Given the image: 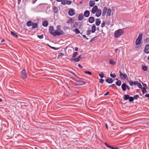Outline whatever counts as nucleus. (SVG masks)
<instances>
[{
	"label": "nucleus",
	"instance_id": "obj_24",
	"mask_svg": "<svg viewBox=\"0 0 149 149\" xmlns=\"http://www.w3.org/2000/svg\"><path fill=\"white\" fill-rule=\"evenodd\" d=\"M74 20L72 18H70L67 21V23L68 24L70 23H72L74 22Z\"/></svg>",
	"mask_w": 149,
	"mask_h": 149
},
{
	"label": "nucleus",
	"instance_id": "obj_52",
	"mask_svg": "<svg viewBox=\"0 0 149 149\" xmlns=\"http://www.w3.org/2000/svg\"><path fill=\"white\" fill-rule=\"evenodd\" d=\"M78 66L81 68H83V67L80 64H79Z\"/></svg>",
	"mask_w": 149,
	"mask_h": 149
},
{
	"label": "nucleus",
	"instance_id": "obj_55",
	"mask_svg": "<svg viewBox=\"0 0 149 149\" xmlns=\"http://www.w3.org/2000/svg\"><path fill=\"white\" fill-rule=\"evenodd\" d=\"M109 92H107V93L104 94V95H106L109 94Z\"/></svg>",
	"mask_w": 149,
	"mask_h": 149
},
{
	"label": "nucleus",
	"instance_id": "obj_33",
	"mask_svg": "<svg viewBox=\"0 0 149 149\" xmlns=\"http://www.w3.org/2000/svg\"><path fill=\"white\" fill-rule=\"evenodd\" d=\"M11 34L13 36H15L16 38L18 37L17 35L13 32L11 31L10 32Z\"/></svg>",
	"mask_w": 149,
	"mask_h": 149
},
{
	"label": "nucleus",
	"instance_id": "obj_20",
	"mask_svg": "<svg viewBox=\"0 0 149 149\" xmlns=\"http://www.w3.org/2000/svg\"><path fill=\"white\" fill-rule=\"evenodd\" d=\"M111 14V10L110 8L108 9L107 12V16H110Z\"/></svg>",
	"mask_w": 149,
	"mask_h": 149
},
{
	"label": "nucleus",
	"instance_id": "obj_43",
	"mask_svg": "<svg viewBox=\"0 0 149 149\" xmlns=\"http://www.w3.org/2000/svg\"><path fill=\"white\" fill-rule=\"evenodd\" d=\"M139 97V95H136L134 96L133 98H134V99H136Z\"/></svg>",
	"mask_w": 149,
	"mask_h": 149
},
{
	"label": "nucleus",
	"instance_id": "obj_36",
	"mask_svg": "<svg viewBox=\"0 0 149 149\" xmlns=\"http://www.w3.org/2000/svg\"><path fill=\"white\" fill-rule=\"evenodd\" d=\"M142 91L143 94H144L146 92V90L145 88L144 87H143L141 89Z\"/></svg>",
	"mask_w": 149,
	"mask_h": 149
},
{
	"label": "nucleus",
	"instance_id": "obj_19",
	"mask_svg": "<svg viewBox=\"0 0 149 149\" xmlns=\"http://www.w3.org/2000/svg\"><path fill=\"white\" fill-rule=\"evenodd\" d=\"M32 29H35L37 27L38 25L36 23H33V22L32 24Z\"/></svg>",
	"mask_w": 149,
	"mask_h": 149
},
{
	"label": "nucleus",
	"instance_id": "obj_25",
	"mask_svg": "<svg viewBox=\"0 0 149 149\" xmlns=\"http://www.w3.org/2000/svg\"><path fill=\"white\" fill-rule=\"evenodd\" d=\"M130 96L128 94L125 95L123 99L125 100H127L129 99Z\"/></svg>",
	"mask_w": 149,
	"mask_h": 149
},
{
	"label": "nucleus",
	"instance_id": "obj_64",
	"mask_svg": "<svg viewBox=\"0 0 149 149\" xmlns=\"http://www.w3.org/2000/svg\"><path fill=\"white\" fill-rule=\"evenodd\" d=\"M146 40H148L149 41V38H146Z\"/></svg>",
	"mask_w": 149,
	"mask_h": 149
},
{
	"label": "nucleus",
	"instance_id": "obj_45",
	"mask_svg": "<svg viewBox=\"0 0 149 149\" xmlns=\"http://www.w3.org/2000/svg\"><path fill=\"white\" fill-rule=\"evenodd\" d=\"M129 83L130 84V85H131V86H133L134 85L133 84H134V82H133L132 80H130L129 82Z\"/></svg>",
	"mask_w": 149,
	"mask_h": 149
},
{
	"label": "nucleus",
	"instance_id": "obj_4",
	"mask_svg": "<svg viewBox=\"0 0 149 149\" xmlns=\"http://www.w3.org/2000/svg\"><path fill=\"white\" fill-rule=\"evenodd\" d=\"M52 33V35L53 36H59L61 35H64L65 34V33L63 30H61L59 31L57 30L55 31Z\"/></svg>",
	"mask_w": 149,
	"mask_h": 149
},
{
	"label": "nucleus",
	"instance_id": "obj_8",
	"mask_svg": "<svg viewBox=\"0 0 149 149\" xmlns=\"http://www.w3.org/2000/svg\"><path fill=\"white\" fill-rule=\"evenodd\" d=\"M144 52L146 54L149 53V44H147L146 46Z\"/></svg>",
	"mask_w": 149,
	"mask_h": 149
},
{
	"label": "nucleus",
	"instance_id": "obj_7",
	"mask_svg": "<svg viewBox=\"0 0 149 149\" xmlns=\"http://www.w3.org/2000/svg\"><path fill=\"white\" fill-rule=\"evenodd\" d=\"M75 14V10L74 9H70L68 11V14L70 16H72Z\"/></svg>",
	"mask_w": 149,
	"mask_h": 149
},
{
	"label": "nucleus",
	"instance_id": "obj_51",
	"mask_svg": "<svg viewBox=\"0 0 149 149\" xmlns=\"http://www.w3.org/2000/svg\"><path fill=\"white\" fill-rule=\"evenodd\" d=\"M104 81V80L103 79H101L100 80V83H101V84Z\"/></svg>",
	"mask_w": 149,
	"mask_h": 149
},
{
	"label": "nucleus",
	"instance_id": "obj_53",
	"mask_svg": "<svg viewBox=\"0 0 149 149\" xmlns=\"http://www.w3.org/2000/svg\"><path fill=\"white\" fill-rule=\"evenodd\" d=\"M126 88H127V89L128 90L130 89V87H129V86H128L127 85V86H126Z\"/></svg>",
	"mask_w": 149,
	"mask_h": 149
},
{
	"label": "nucleus",
	"instance_id": "obj_10",
	"mask_svg": "<svg viewBox=\"0 0 149 149\" xmlns=\"http://www.w3.org/2000/svg\"><path fill=\"white\" fill-rule=\"evenodd\" d=\"M90 13V12L88 10H86L84 13V15L85 17H87L89 16Z\"/></svg>",
	"mask_w": 149,
	"mask_h": 149
},
{
	"label": "nucleus",
	"instance_id": "obj_54",
	"mask_svg": "<svg viewBox=\"0 0 149 149\" xmlns=\"http://www.w3.org/2000/svg\"><path fill=\"white\" fill-rule=\"evenodd\" d=\"M145 96L146 97H149V94H146L145 95Z\"/></svg>",
	"mask_w": 149,
	"mask_h": 149
},
{
	"label": "nucleus",
	"instance_id": "obj_31",
	"mask_svg": "<svg viewBox=\"0 0 149 149\" xmlns=\"http://www.w3.org/2000/svg\"><path fill=\"white\" fill-rule=\"evenodd\" d=\"M109 63L111 65H114L116 63V62L114 61L113 60H110Z\"/></svg>",
	"mask_w": 149,
	"mask_h": 149
},
{
	"label": "nucleus",
	"instance_id": "obj_61",
	"mask_svg": "<svg viewBox=\"0 0 149 149\" xmlns=\"http://www.w3.org/2000/svg\"><path fill=\"white\" fill-rule=\"evenodd\" d=\"M18 1V4H19L21 2V0H17Z\"/></svg>",
	"mask_w": 149,
	"mask_h": 149
},
{
	"label": "nucleus",
	"instance_id": "obj_42",
	"mask_svg": "<svg viewBox=\"0 0 149 149\" xmlns=\"http://www.w3.org/2000/svg\"><path fill=\"white\" fill-rule=\"evenodd\" d=\"M110 76L112 78H115L116 77V75L114 74H110Z\"/></svg>",
	"mask_w": 149,
	"mask_h": 149
},
{
	"label": "nucleus",
	"instance_id": "obj_46",
	"mask_svg": "<svg viewBox=\"0 0 149 149\" xmlns=\"http://www.w3.org/2000/svg\"><path fill=\"white\" fill-rule=\"evenodd\" d=\"M38 37L39 38L42 39L43 37V35H38Z\"/></svg>",
	"mask_w": 149,
	"mask_h": 149
},
{
	"label": "nucleus",
	"instance_id": "obj_13",
	"mask_svg": "<svg viewBox=\"0 0 149 149\" xmlns=\"http://www.w3.org/2000/svg\"><path fill=\"white\" fill-rule=\"evenodd\" d=\"M126 86L127 84L125 83H124L122 84V85L121 87L123 91H125L126 90Z\"/></svg>",
	"mask_w": 149,
	"mask_h": 149
},
{
	"label": "nucleus",
	"instance_id": "obj_12",
	"mask_svg": "<svg viewBox=\"0 0 149 149\" xmlns=\"http://www.w3.org/2000/svg\"><path fill=\"white\" fill-rule=\"evenodd\" d=\"M95 20L94 17H90L88 19V21L90 23H92L94 22Z\"/></svg>",
	"mask_w": 149,
	"mask_h": 149
},
{
	"label": "nucleus",
	"instance_id": "obj_22",
	"mask_svg": "<svg viewBox=\"0 0 149 149\" xmlns=\"http://www.w3.org/2000/svg\"><path fill=\"white\" fill-rule=\"evenodd\" d=\"M100 22L101 21L99 19H97L96 20L95 24L97 26H98L100 24Z\"/></svg>",
	"mask_w": 149,
	"mask_h": 149
},
{
	"label": "nucleus",
	"instance_id": "obj_3",
	"mask_svg": "<svg viewBox=\"0 0 149 149\" xmlns=\"http://www.w3.org/2000/svg\"><path fill=\"white\" fill-rule=\"evenodd\" d=\"M124 33V31L122 29H118L115 31L114 35L115 38H118L123 34Z\"/></svg>",
	"mask_w": 149,
	"mask_h": 149
},
{
	"label": "nucleus",
	"instance_id": "obj_50",
	"mask_svg": "<svg viewBox=\"0 0 149 149\" xmlns=\"http://www.w3.org/2000/svg\"><path fill=\"white\" fill-rule=\"evenodd\" d=\"M138 83V81H136L134 82L133 84L134 85H137Z\"/></svg>",
	"mask_w": 149,
	"mask_h": 149
},
{
	"label": "nucleus",
	"instance_id": "obj_56",
	"mask_svg": "<svg viewBox=\"0 0 149 149\" xmlns=\"http://www.w3.org/2000/svg\"><path fill=\"white\" fill-rule=\"evenodd\" d=\"M105 126H106V128L107 129H108V126L107 125V124L106 123L105 124Z\"/></svg>",
	"mask_w": 149,
	"mask_h": 149
},
{
	"label": "nucleus",
	"instance_id": "obj_14",
	"mask_svg": "<svg viewBox=\"0 0 149 149\" xmlns=\"http://www.w3.org/2000/svg\"><path fill=\"white\" fill-rule=\"evenodd\" d=\"M54 30V27L53 26H51L49 27V32L51 34H52V33H53V31Z\"/></svg>",
	"mask_w": 149,
	"mask_h": 149
},
{
	"label": "nucleus",
	"instance_id": "obj_63",
	"mask_svg": "<svg viewBox=\"0 0 149 149\" xmlns=\"http://www.w3.org/2000/svg\"><path fill=\"white\" fill-rule=\"evenodd\" d=\"M4 40H4V39L2 40L1 41V42H4Z\"/></svg>",
	"mask_w": 149,
	"mask_h": 149
},
{
	"label": "nucleus",
	"instance_id": "obj_23",
	"mask_svg": "<svg viewBox=\"0 0 149 149\" xmlns=\"http://www.w3.org/2000/svg\"><path fill=\"white\" fill-rule=\"evenodd\" d=\"M53 10L54 12V13H56L57 12L58 9L57 7L56 6H54L53 8Z\"/></svg>",
	"mask_w": 149,
	"mask_h": 149
},
{
	"label": "nucleus",
	"instance_id": "obj_57",
	"mask_svg": "<svg viewBox=\"0 0 149 149\" xmlns=\"http://www.w3.org/2000/svg\"><path fill=\"white\" fill-rule=\"evenodd\" d=\"M83 37L84 38H86V39H88V38H86V36L85 35H83Z\"/></svg>",
	"mask_w": 149,
	"mask_h": 149
},
{
	"label": "nucleus",
	"instance_id": "obj_60",
	"mask_svg": "<svg viewBox=\"0 0 149 149\" xmlns=\"http://www.w3.org/2000/svg\"><path fill=\"white\" fill-rule=\"evenodd\" d=\"M60 55L61 56H63L64 54H63L61 53L60 54Z\"/></svg>",
	"mask_w": 149,
	"mask_h": 149
},
{
	"label": "nucleus",
	"instance_id": "obj_29",
	"mask_svg": "<svg viewBox=\"0 0 149 149\" xmlns=\"http://www.w3.org/2000/svg\"><path fill=\"white\" fill-rule=\"evenodd\" d=\"M116 84L117 86H120L121 85V82L120 81L118 80L116 82Z\"/></svg>",
	"mask_w": 149,
	"mask_h": 149
},
{
	"label": "nucleus",
	"instance_id": "obj_5",
	"mask_svg": "<svg viewBox=\"0 0 149 149\" xmlns=\"http://www.w3.org/2000/svg\"><path fill=\"white\" fill-rule=\"evenodd\" d=\"M119 73L121 79L124 80L128 79V77L126 74H123L120 71H119Z\"/></svg>",
	"mask_w": 149,
	"mask_h": 149
},
{
	"label": "nucleus",
	"instance_id": "obj_59",
	"mask_svg": "<svg viewBox=\"0 0 149 149\" xmlns=\"http://www.w3.org/2000/svg\"><path fill=\"white\" fill-rule=\"evenodd\" d=\"M56 1L57 2H61L62 0H56Z\"/></svg>",
	"mask_w": 149,
	"mask_h": 149
},
{
	"label": "nucleus",
	"instance_id": "obj_21",
	"mask_svg": "<svg viewBox=\"0 0 149 149\" xmlns=\"http://www.w3.org/2000/svg\"><path fill=\"white\" fill-rule=\"evenodd\" d=\"M48 22L47 21L45 20L43 21L42 23V25L43 26L46 27L48 26Z\"/></svg>",
	"mask_w": 149,
	"mask_h": 149
},
{
	"label": "nucleus",
	"instance_id": "obj_34",
	"mask_svg": "<svg viewBox=\"0 0 149 149\" xmlns=\"http://www.w3.org/2000/svg\"><path fill=\"white\" fill-rule=\"evenodd\" d=\"M66 0H62L61 2V4L63 5H65L66 4Z\"/></svg>",
	"mask_w": 149,
	"mask_h": 149
},
{
	"label": "nucleus",
	"instance_id": "obj_30",
	"mask_svg": "<svg viewBox=\"0 0 149 149\" xmlns=\"http://www.w3.org/2000/svg\"><path fill=\"white\" fill-rule=\"evenodd\" d=\"M79 25V23L78 22H75L73 25V27L74 28H77Z\"/></svg>",
	"mask_w": 149,
	"mask_h": 149
},
{
	"label": "nucleus",
	"instance_id": "obj_15",
	"mask_svg": "<svg viewBox=\"0 0 149 149\" xmlns=\"http://www.w3.org/2000/svg\"><path fill=\"white\" fill-rule=\"evenodd\" d=\"M84 15L82 13L80 14L78 16V19L80 21L82 20L84 18Z\"/></svg>",
	"mask_w": 149,
	"mask_h": 149
},
{
	"label": "nucleus",
	"instance_id": "obj_1",
	"mask_svg": "<svg viewBox=\"0 0 149 149\" xmlns=\"http://www.w3.org/2000/svg\"><path fill=\"white\" fill-rule=\"evenodd\" d=\"M91 11L93 14H94L96 13L95 15L97 17H100L102 13L101 10L100 9H98L97 6L96 5L93 6Z\"/></svg>",
	"mask_w": 149,
	"mask_h": 149
},
{
	"label": "nucleus",
	"instance_id": "obj_6",
	"mask_svg": "<svg viewBox=\"0 0 149 149\" xmlns=\"http://www.w3.org/2000/svg\"><path fill=\"white\" fill-rule=\"evenodd\" d=\"M21 76L22 78L23 79H25L27 75L25 70H23L21 72Z\"/></svg>",
	"mask_w": 149,
	"mask_h": 149
},
{
	"label": "nucleus",
	"instance_id": "obj_37",
	"mask_svg": "<svg viewBox=\"0 0 149 149\" xmlns=\"http://www.w3.org/2000/svg\"><path fill=\"white\" fill-rule=\"evenodd\" d=\"M129 101L130 102H132L133 101L134 98L132 97H130L129 98Z\"/></svg>",
	"mask_w": 149,
	"mask_h": 149
},
{
	"label": "nucleus",
	"instance_id": "obj_62",
	"mask_svg": "<svg viewBox=\"0 0 149 149\" xmlns=\"http://www.w3.org/2000/svg\"><path fill=\"white\" fill-rule=\"evenodd\" d=\"M78 58H79V59L80 60V59L81 58V56H79Z\"/></svg>",
	"mask_w": 149,
	"mask_h": 149
},
{
	"label": "nucleus",
	"instance_id": "obj_35",
	"mask_svg": "<svg viewBox=\"0 0 149 149\" xmlns=\"http://www.w3.org/2000/svg\"><path fill=\"white\" fill-rule=\"evenodd\" d=\"M143 69L145 71H147V67L146 66H144L142 67Z\"/></svg>",
	"mask_w": 149,
	"mask_h": 149
},
{
	"label": "nucleus",
	"instance_id": "obj_44",
	"mask_svg": "<svg viewBox=\"0 0 149 149\" xmlns=\"http://www.w3.org/2000/svg\"><path fill=\"white\" fill-rule=\"evenodd\" d=\"M137 85L139 88H142V85L140 83L138 82Z\"/></svg>",
	"mask_w": 149,
	"mask_h": 149
},
{
	"label": "nucleus",
	"instance_id": "obj_41",
	"mask_svg": "<svg viewBox=\"0 0 149 149\" xmlns=\"http://www.w3.org/2000/svg\"><path fill=\"white\" fill-rule=\"evenodd\" d=\"M99 75L100 77L102 78H103L104 77V74L102 72H101V74H99Z\"/></svg>",
	"mask_w": 149,
	"mask_h": 149
},
{
	"label": "nucleus",
	"instance_id": "obj_47",
	"mask_svg": "<svg viewBox=\"0 0 149 149\" xmlns=\"http://www.w3.org/2000/svg\"><path fill=\"white\" fill-rule=\"evenodd\" d=\"M78 54V53L77 52H75L74 53V54H73V57H75V56H76Z\"/></svg>",
	"mask_w": 149,
	"mask_h": 149
},
{
	"label": "nucleus",
	"instance_id": "obj_32",
	"mask_svg": "<svg viewBox=\"0 0 149 149\" xmlns=\"http://www.w3.org/2000/svg\"><path fill=\"white\" fill-rule=\"evenodd\" d=\"M66 4H67L68 5H70L72 3V1L70 0H66Z\"/></svg>",
	"mask_w": 149,
	"mask_h": 149
},
{
	"label": "nucleus",
	"instance_id": "obj_9",
	"mask_svg": "<svg viewBox=\"0 0 149 149\" xmlns=\"http://www.w3.org/2000/svg\"><path fill=\"white\" fill-rule=\"evenodd\" d=\"M86 83V82L85 81H79L77 82L76 85L78 86H81L85 84Z\"/></svg>",
	"mask_w": 149,
	"mask_h": 149
},
{
	"label": "nucleus",
	"instance_id": "obj_58",
	"mask_svg": "<svg viewBox=\"0 0 149 149\" xmlns=\"http://www.w3.org/2000/svg\"><path fill=\"white\" fill-rule=\"evenodd\" d=\"M78 48L77 47H76L75 48V50L76 51H77L78 50Z\"/></svg>",
	"mask_w": 149,
	"mask_h": 149
},
{
	"label": "nucleus",
	"instance_id": "obj_18",
	"mask_svg": "<svg viewBox=\"0 0 149 149\" xmlns=\"http://www.w3.org/2000/svg\"><path fill=\"white\" fill-rule=\"evenodd\" d=\"M96 28L95 26L93 24L92 27V29L91 31L92 33H94L96 31Z\"/></svg>",
	"mask_w": 149,
	"mask_h": 149
},
{
	"label": "nucleus",
	"instance_id": "obj_17",
	"mask_svg": "<svg viewBox=\"0 0 149 149\" xmlns=\"http://www.w3.org/2000/svg\"><path fill=\"white\" fill-rule=\"evenodd\" d=\"M105 146L111 149H118V148L117 147H113L111 146H109L106 143H104Z\"/></svg>",
	"mask_w": 149,
	"mask_h": 149
},
{
	"label": "nucleus",
	"instance_id": "obj_39",
	"mask_svg": "<svg viewBox=\"0 0 149 149\" xmlns=\"http://www.w3.org/2000/svg\"><path fill=\"white\" fill-rule=\"evenodd\" d=\"M84 73L86 74H88L89 75H91L92 74V72H90L88 71H85L84 72Z\"/></svg>",
	"mask_w": 149,
	"mask_h": 149
},
{
	"label": "nucleus",
	"instance_id": "obj_48",
	"mask_svg": "<svg viewBox=\"0 0 149 149\" xmlns=\"http://www.w3.org/2000/svg\"><path fill=\"white\" fill-rule=\"evenodd\" d=\"M57 29L58 30H60L61 29V26L60 25H58L56 26Z\"/></svg>",
	"mask_w": 149,
	"mask_h": 149
},
{
	"label": "nucleus",
	"instance_id": "obj_27",
	"mask_svg": "<svg viewBox=\"0 0 149 149\" xmlns=\"http://www.w3.org/2000/svg\"><path fill=\"white\" fill-rule=\"evenodd\" d=\"M107 8L106 7H105L104 8V9L103 10V14H105L107 11Z\"/></svg>",
	"mask_w": 149,
	"mask_h": 149
},
{
	"label": "nucleus",
	"instance_id": "obj_49",
	"mask_svg": "<svg viewBox=\"0 0 149 149\" xmlns=\"http://www.w3.org/2000/svg\"><path fill=\"white\" fill-rule=\"evenodd\" d=\"M91 32V31L90 30L88 31L87 32V33L86 34L88 36L90 34Z\"/></svg>",
	"mask_w": 149,
	"mask_h": 149
},
{
	"label": "nucleus",
	"instance_id": "obj_16",
	"mask_svg": "<svg viewBox=\"0 0 149 149\" xmlns=\"http://www.w3.org/2000/svg\"><path fill=\"white\" fill-rule=\"evenodd\" d=\"M95 1L94 0H91L89 3V6L91 7L93 6L95 4Z\"/></svg>",
	"mask_w": 149,
	"mask_h": 149
},
{
	"label": "nucleus",
	"instance_id": "obj_38",
	"mask_svg": "<svg viewBox=\"0 0 149 149\" xmlns=\"http://www.w3.org/2000/svg\"><path fill=\"white\" fill-rule=\"evenodd\" d=\"M73 60L75 61V62H78L80 60V59H79V58H78V57L77 58H74V59H73Z\"/></svg>",
	"mask_w": 149,
	"mask_h": 149
},
{
	"label": "nucleus",
	"instance_id": "obj_26",
	"mask_svg": "<svg viewBox=\"0 0 149 149\" xmlns=\"http://www.w3.org/2000/svg\"><path fill=\"white\" fill-rule=\"evenodd\" d=\"M32 23L33 22H32L31 21H28L26 23V25L28 27L32 25Z\"/></svg>",
	"mask_w": 149,
	"mask_h": 149
},
{
	"label": "nucleus",
	"instance_id": "obj_11",
	"mask_svg": "<svg viewBox=\"0 0 149 149\" xmlns=\"http://www.w3.org/2000/svg\"><path fill=\"white\" fill-rule=\"evenodd\" d=\"M106 81L109 84H111L112 83L113 81L112 79L109 77L106 80Z\"/></svg>",
	"mask_w": 149,
	"mask_h": 149
},
{
	"label": "nucleus",
	"instance_id": "obj_28",
	"mask_svg": "<svg viewBox=\"0 0 149 149\" xmlns=\"http://www.w3.org/2000/svg\"><path fill=\"white\" fill-rule=\"evenodd\" d=\"M73 31L76 34H78V33H80V31L78 30V29L77 28H76L75 29H74V30H73Z\"/></svg>",
	"mask_w": 149,
	"mask_h": 149
},
{
	"label": "nucleus",
	"instance_id": "obj_2",
	"mask_svg": "<svg viewBox=\"0 0 149 149\" xmlns=\"http://www.w3.org/2000/svg\"><path fill=\"white\" fill-rule=\"evenodd\" d=\"M143 34L141 33L139 34V35L135 41V45L137 46V47H139L140 46V44L142 40V37Z\"/></svg>",
	"mask_w": 149,
	"mask_h": 149
},
{
	"label": "nucleus",
	"instance_id": "obj_40",
	"mask_svg": "<svg viewBox=\"0 0 149 149\" xmlns=\"http://www.w3.org/2000/svg\"><path fill=\"white\" fill-rule=\"evenodd\" d=\"M105 22L104 21H103V22L101 24V26L103 28L105 26Z\"/></svg>",
	"mask_w": 149,
	"mask_h": 149
}]
</instances>
